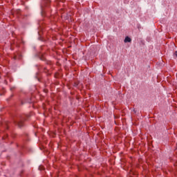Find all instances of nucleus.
<instances>
[{"label":"nucleus","mask_w":177,"mask_h":177,"mask_svg":"<svg viewBox=\"0 0 177 177\" xmlns=\"http://www.w3.org/2000/svg\"><path fill=\"white\" fill-rule=\"evenodd\" d=\"M174 56H176V57H177V51H175Z\"/></svg>","instance_id":"obj_3"},{"label":"nucleus","mask_w":177,"mask_h":177,"mask_svg":"<svg viewBox=\"0 0 177 177\" xmlns=\"http://www.w3.org/2000/svg\"><path fill=\"white\" fill-rule=\"evenodd\" d=\"M22 125H23V122H18V126L19 127H21Z\"/></svg>","instance_id":"obj_2"},{"label":"nucleus","mask_w":177,"mask_h":177,"mask_svg":"<svg viewBox=\"0 0 177 177\" xmlns=\"http://www.w3.org/2000/svg\"><path fill=\"white\" fill-rule=\"evenodd\" d=\"M124 42L127 43V42H131V37H126L125 39H124Z\"/></svg>","instance_id":"obj_1"}]
</instances>
